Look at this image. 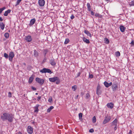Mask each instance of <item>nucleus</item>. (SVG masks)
I'll list each match as a JSON object with an SVG mask.
<instances>
[{
	"mask_svg": "<svg viewBox=\"0 0 134 134\" xmlns=\"http://www.w3.org/2000/svg\"><path fill=\"white\" fill-rule=\"evenodd\" d=\"M1 118L3 121H7L10 122H12L14 120V115L11 113L4 112L1 114Z\"/></svg>",
	"mask_w": 134,
	"mask_h": 134,
	"instance_id": "1",
	"label": "nucleus"
},
{
	"mask_svg": "<svg viewBox=\"0 0 134 134\" xmlns=\"http://www.w3.org/2000/svg\"><path fill=\"white\" fill-rule=\"evenodd\" d=\"M49 81L51 82H54L56 81V83L57 84H59L60 82V80L58 77H54L52 78H49Z\"/></svg>",
	"mask_w": 134,
	"mask_h": 134,
	"instance_id": "2",
	"label": "nucleus"
},
{
	"mask_svg": "<svg viewBox=\"0 0 134 134\" xmlns=\"http://www.w3.org/2000/svg\"><path fill=\"white\" fill-rule=\"evenodd\" d=\"M118 122V121L117 119H115L113 122L111 123V126H114V131H116L117 128V123Z\"/></svg>",
	"mask_w": 134,
	"mask_h": 134,
	"instance_id": "3",
	"label": "nucleus"
},
{
	"mask_svg": "<svg viewBox=\"0 0 134 134\" xmlns=\"http://www.w3.org/2000/svg\"><path fill=\"white\" fill-rule=\"evenodd\" d=\"M40 72L42 73H46L47 72L49 73L50 74L52 73V72L50 69L45 68H43V69L40 70Z\"/></svg>",
	"mask_w": 134,
	"mask_h": 134,
	"instance_id": "4",
	"label": "nucleus"
},
{
	"mask_svg": "<svg viewBox=\"0 0 134 134\" xmlns=\"http://www.w3.org/2000/svg\"><path fill=\"white\" fill-rule=\"evenodd\" d=\"M14 56V54L13 52H9V60L12 62Z\"/></svg>",
	"mask_w": 134,
	"mask_h": 134,
	"instance_id": "5",
	"label": "nucleus"
},
{
	"mask_svg": "<svg viewBox=\"0 0 134 134\" xmlns=\"http://www.w3.org/2000/svg\"><path fill=\"white\" fill-rule=\"evenodd\" d=\"M35 80L36 81L41 85L43 84L44 82V80L43 79H41L38 77L36 78Z\"/></svg>",
	"mask_w": 134,
	"mask_h": 134,
	"instance_id": "6",
	"label": "nucleus"
},
{
	"mask_svg": "<svg viewBox=\"0 0 134 134\" xmlns=\"http://www.w3.org/2000/svg\"><path fill=\"white\" fill-rule=\"evenodd\" d=\"M25 40L27 42H31L32 40V38L31 36L27 35L25 37Z\"/></svg>",
	"mask_w": 134,
	"mask_h": 134,
	"instance_id": "7",
	"label": "nucleus"
},
{
	"mask_svg": "<svg viewBox=\"0 0 134 134\" xmlns=\"http://www.w3.org/2000/svg\"><path fill=\"white\" fill-rule=\"evenodd\" d=\"M100 88L101 87L100 85L99 84H98L96 90V93L98 95H100L101 93V91L100 90Z\"/></svg>",
	"mask_w": 134,
	"mask_h": 134,
	"instance_id": "8",
	"label": "nucleus"
},
{
	"mask_svg": "<svg viewBox=\"0 0 134 134\" xmlns=\"http://www.w3.org/2000/svg\"><path fill=\"white\" fill-rule=\"evenodd\" d=\"M113 91L115 92L118 88V85L117 83H113L112 86Z\"/></svg>",
	"mask_w": 134,
	"mask_h": 134,
	"instance_id": "9",
	"label": "nucleus"
},
{
	"mask_svg": "<svg viewBox=\"0 0 134 134\" xmlns=\"http://www.w3.org/2000/svg\"><path fill=\"white\" fill-rule=\"evenodd\" d=\"M111 119V118L109 116H107L104 119L103 122V124H105L108 122Z\"/></svg>",
	"mask_w": 134,
	"mask_h": 134,
	"instance_id": "10",
	"label": "nucleus"
},
{
	"mask_svg": "<svg viewBox=\"0 0 134 134\" xmlns=\"http://www.w3.org/2000/svg\"><path fill=\"white\" fill-rule=\"evenodd\" d=\"M28 133L30 134H31L33 132V129L30 126H28L27 129Z\"/></svg>",
	"mask_w": 134,
	"mask_h": 134,
	"instance_id": "11",
	"label": "nucleus"
},
{
	"mask_svg": "<svg viewBox=\"0 0 134 134\" xmlns=\"http://www.w3.org/2000/svg\"><path fill=\"white\" fill-rule=\"evenodd\" d=\"M40 105L38 104H37L34 107V113H37L39 111V109L38 108L39 107Z\"/></svg>",
	"mask_w": 134,
	"mask_h": 134,
	"instance_id": "12",
	"label": "nucleus"
},
{
	"mask_svg": "<svg viewBox=\"0 0 134 134\" xmlns=\"http://www.w3.org/2000/svg\"><path fill=\"white\" fill-rule=\"evenodd\" d=\"M38 4L41 7L43 6L45 4L44 0H39Z\"/></svg>",
	"mask_w": 134,
	"mask_h": 134,
	"instance_id": "13",
	"label": "nucleus"
},
{
	"mask_svg": "<svg viewBox=\"0 0 134 134\" xmlns=\"http://www.w3.org/2000/svg\"><path fill=\"white\" fill-rule=\"evenodd\" d=\"M104 84L105 86L107 88L111 86L112 84V82H110L109 83L106 81H105Z\"/></svg>",
	"mask_w": 134,
	"mask_h": 134,
	"instance_id": "14",
	"label": "nucleus"
},
{
	"mask_svg": "<svg viewBox=\"0 0 134 134\" xmlns=\"http://www.w3.org/2000/svg\"><path fill=\"white\" fill-rule=\"evenodd\" d=\"M107 105L108 108L112 109L114 107V104L112 103H108Z\"/></svg>",
	"mask_w": 134,
	"mask_h": 134,
	"instance_id": "15",
	"label": "nucleus"
},
{
	"mask_svg": "<svg viewBox=\"0 0 134 134\" xmlns=\"http://www.w3.org/2000/svg\"><path fill=\"white\" fill-rule=\"evenodd\" d=\"M49 63L52 66H54L56 64L53 58H52L50 60Z\"/></svg>",
	"mask_w": 134,
	"mask_h": 134,
	"instance_id": "16",
	"label": "nucleus"
},
{
	"mask_svg": "<svg viewBox=\"0 0 134 134\" xmlns=\"http://www.w3.org/2000/svg\"><path fill=\"white\" fill-rule=\"evenodd\" d=\"M36 20L35 19H32L30 21V23L29 24L30 26H31L33 25L35 22Z\"/></svg>",
	"mask_w": 134,
	"mask_h": 134,
	"instance_id": "17",
	"label": "nucleus"
},
{
	"mask_svg": "<svg viewBox=\"0 0 134 134\" xmlns=\"http://www.w3.org/2000/svg\"><path fill=\"white\" fill-rule=\"evenodd\" d=\"M11 10L10 9H8L7 10L5 11L4 14V15L5 16H7L8 15V14L10 13Z\"/></svg>",
	"mask_w": 134,
	"mask_h": 134,
	"instance_id": "18",
	"label": "nucleus"
},
{
	"mask_svg": "<svg viewBox=\"0 0 134 134\" xmlns=\"http://www.w3.org/2000/svg\"><path fill=\"white\" fill-rule=\"evenodd\" d=\"M119 28L120 31L122 32H124L125 31V29H126L125 27L122 25L120 26Z\"/></svg>",
	"mask_w": 134,
	"mask_h": 134,
	"instance_id": "19",
	"label": "nucleus"
},
{
	"mask_svg": "<svg viewBox=\"0 0 134 134\" xmlns=\"http://www.w3.org/2000/svg\"><path fill=\"white\" fill-rule=\"evenodd\" d=\"M84 33L87 35V36L90 37H91V33L87 30H85L84 31Z\"/></svg>",
	"mask_w": 134,
	"mask_h": 134,
	"instance_id": "20",
	"label": "nucleus"
},
{
	"mask_svg": "<svg viewBox=\"0 0 134 134\" xmlns=\"http://www.w3.org/2000/svg\"><path fill=\"white\" fill-rule=\"evenodd\" d=\"M82 39L83 41L87 43H89L90 42L89 40L87 39L85 37H83Z\"/></svg>",
	"mask_w": 134,
	"mask_h": 134,
	"instance_id": "21",
	"label": "nucleus"
},
{
	"mask_svg": "<svg viewBox=\"0 0 134 134\" xmlns=\"http://www.w3.org/2000/svg\"><path fill=\"white\" fill-rule=\"evenodd\" d=\"M54 107L53 106H51L47 110V112L48 113L50 112L51 110L54 108Z\"/></svg>",
	"mask_w": 134,
	"mask_h": 134,
	"instance_id": "22",
	"label": "nucleus"
},
{
	"mask_svg": "<svg viewBox=\"0 0 134 134\" xmlns=\"http://www.w3.org/2000/svg\"><path fill=\"white\" fill-rule=\"evenodd\" d=\"M0 27L1 29L2 30H3L5 27L4 24L3 23H1L0 24Z\"/></svg>",
	"mask_w": 134,
	"mask_h": 134,
	"instance_id": "23",
	"label": "nucleus"
},
{
	"mask_svg": "<svg viewBox=\"0 0 134 134\" xmlns=\"http://www.w3.org/2000/svg\"><path fill=\"white\" fill-rule=\"evenodd\" d=\"M87 8L88 9V10L90 11H91V6L90 3H87Z\"/></svg>",
	"mask_w": 134,
	"mask_h": 134,
	"instance_id": "24",
	"label": "nucleus"
},
{
	"mask_svg": "<svg viewBox=\"0 0 134 134\" xmlns=\"http://www.w3.org/2000/svg\"><path fill=\"white\" fill-rule=\"evenodd\" d=\"M95 16L96 17H98L99 18H101L102 17V16L99 14L97 13L95 14Z\"/></svg>",
	"mask_w": 134,
	"mask_h": 134,
	"instance_id": "25",
	"label": "nucleus"
},
{
	"mask_svg": "<svg viewBox=\"0 0 134 134\" xmlns=\"http://www.w3.org/2000/svg\"><path fill=\"white\" fill-rule=\"evenodd\" d=\"M104 42L107 44L109 43V41L108 39L106 38H105L104 40Z\"/></svg>",
	"mask_w": 134,
	"mask_h": 134,
	"instance_id": "26",
	"label": "nucleus"
},
{
	"mask_svg": "<svg viewBox=\"0 0 134 134\" xmlns=\"http://www.w3.org/2000/svg\"><path fill=\"white\" fill-rule=\"evenodd\" d=\"M77 88V86L76 85H75L72 87V89L74 91H75Z\"/></svg>",
	"mask_w": 134,
	"mask_h": 134,
	"instance_id": "27",
	"label": "nucleus"
},
{
	"mask_svg": "<svg viewBox=\"0 0 134 134\" xmlns=\"http://www.w3.org/2000/svg\"><path fill=\"white\" fill-rule=\"evenodd\" d=\"M5 38L6 39L8 38L9 37V34L8 33H5L4 35Z\"/></svg>",
	"mask_w": 134,
	"mask_h": 134,
	"instance_id": "28",
	"label": "nucleus"
},
{
	"mask_svg": "<svg viewBox=\"0 0 134 134\" xmlns=\"http://www.w3.org/2000/svg\"><path fill=\"white\" fill-rule=\"evenodd\" d=\"M34 55L36 56H37L38 55V53L35 50H34Z\"/></svg>",
	"mask_w": 134,
	"mask_h": 134,
	"instance_id": "29",
	"label": "nucleus"
},
{
	"mask_svg": "<svg viewBox=\"0 0 134 134\" xmlns=\"http://www.w3.org/2000/svg\"><path fill=\"white\" fill-rule=\"evenodd\" d=\"M33 78L32 77H30L29 79V83H31L33 81Z\"/></svg>",
	"mask_w": 134,
	"mask_h": 134,
	"instance_id": "30",
	"label": "nucleus"
},
{
	"mask_svg": "<svg viewBox=\"0 0 134 134\" xmlns=\"http://www.w3.org/2000/svg\"><path fill=\"white\" fill-rule=\"evenodd\" d=\"M79 118L80 120H81L82 119V114L81 113H80L79 114Z\"/></svg>",
	"mask_w": 134,
	"mask_h": 134,
	"instance_id": "31",
	"label": "nucleus"
},
{
	"mask_svg": "<svg viewBox=\"0 0 134 134\" xmlns=\"http://www.w3.org/2000/svg\"><path fill=\"white\" fill-rule=\"evenodd\" d=\"M129 5L130 6H134V0L130 2L129 3Z\"/></svg>",
	"mask_w": 134,
	"mask_h": 134,
	"instance_id": "32",
	"label": "nucleus"
},
{
	"mask_svg": "<svg viewBox=\"0 0 134 134\" xmlns=\"http://www.w3.org/2000/svg\"><path fill=\"white\" fill-rule=\"evenodd\" d=\"M115 55L117 57H119L120 56V54L119 52L117 51L115 53Z\"/></svg>",
	"mask_w": 134,
	"mask_h": 134,
	"instance_id": "33",
	"label": "nucleus"
},
{
	"mask_svg": "<svg viewBox=\"0 0 134 134\" xmlns=\"http://www.w3.org/2000/svg\"><path fill=\"white\" fill-rule=\"evenodd\" d=\"M4 56L6 58H7L9 57L8 55L6 53H4Z\"/></svg>",
	"mask_w": 134,
	"mask_h": 134,
	"instance_id": "34",
	"label": "nucleus"
},
{
	"mask_svg": "<svg viewBox=\"0 0 134 134\" xmlns=\"http://www.w3.org/2000/svg\"><path fill=\"white\" fill-rule=\"evenodd\" d=\"M92 122L93 123H95L96 121V117L95 116H94L92 119Z\"/></svg>",
	"mask_w": 134,
	"mask_h": 134,
	"instance_id": "35",
	"label": "nucleus"
},
{
	"mask_svg": "<svg viewBox=\"0 0 134 134\" xmlns=\"http://www.w3.org/2000/svg\"><path fill=\"white\" fill-rule=\"evenodd\" d=\"M5 9V7H4L2 8H0V14H1L2 12Z\"/></svg>",
	"mask_w": 134,
	"mask_h": 134,
	"instance_id": "36",
	"label": "nucleus"
},
{
	"mask_svg": "<svg viewBox=\"0 0 134 134\" xmlns=\"http://www.w3.org/2000/svg\"><path fill=\"white\" fill-rule=\"evenodd\" d=\"M48 51L47 49L44 50L43 51V53L44 54V56H45L47 53L48 52Z\"/></svg>",
	"mask_w": 134,
	"mask_h": 134,
	"instance_id": "37",
	"label": "nucleus"
},
{
	"mask_svg": "<svg viewBox=\"0 0 134 134\" xmlns=\"http://www.w3.org/2000/svg\"><path fill=\"white\" fill-rule=\"evenodd\" d=\"M69 41V39L67 38L65 39V41L64 42V44H66L68 43Z\"/></svg>",
	"mask_w": 134,
	"mask_h": 134,
	"instance_id": "38",
	"label": "nucleus"
},
{
	"mask_svg": "<svg viewBox=\"0 0 134 134\" xmlns=\"http://www.w3.org/2000/svg\"><path fill=\"white\" fill-rule=\"evenodd\" d=\"M90 94L88 93H87L86 94V99H88L90 97Z\"/></svg>",
	"mask_w": 134,
	"mask_h": 134,
	"instance_id": "39",
	"label": "nucleus"
},
{
	"mask_svg": "<svg viewBox=\"0 0 134 134\" xmlns=\"http://www.w3.org/2000/svg\"><path fill=\"white\" fill-rule=\"evenodd\" d=\"M48 101L50 102H51L52 101V98L51 97H49V98Z\"/></svg>",
	"mask_w": 134,
	"mask_h": 134,
	"instance_id": "40",
	"label": "nucleus"
},
{
	"mask_svg": "<svg viewBox=\"0 0 134 134\" xmlns=\"http://www.w3.org/2000/svg\"><path fill=\"white\" fill-rule=\"evenodd\" d=\"M12 93H11V92H9L8 93V96L10 98L12 97Z\"/></svg>",
	"mask_w": 134,
	"mask_h": 134,
	"instance_id": "41",
	"label": "nucleus"
},
{
	"mask_svg": "<svg viewBox=\"0 0 134 134\" xmlns=\"http://www.w3.org/2000/svg\"><path fill=\"white\" fill-rule=\"evenodd\" d=\"M93 75L92 74H89V78H90L91 79H92L93 77Z\"/></svg>",
	"mask_w": 134,
	"mask_h": 134,
	"instance_id": "42",
	"label": "nucleus"
},
{
	"mask_svg": "<svg viewBox=\"0 0 134 134\" xmlns=\"http://www.w3.org/2000/svg\"><path fill=\"white\" fill-rule=\"evenodd\" d=\"M74 17H75L74 15L73 14H72L71 16H70V18L71 19H73L74 18Z\"/></svg>",
	"mask_w": 134,
	"mask_h": 134,
	"instance_id": "43",
	"label": "nucleus"
},
{
	"mask_svg": "<svg viewBox=\"0 0 134 134\" xmlns=\"http://www.w3.org/2000/svg\"><path fill=\"white\" fill-rule=\"evenodd\" d=\"M41 97L40 96H38L37 97V100L38 101H39L41 99Z\"/></svg>",
	"mask_w": 134,
	"mask_h": 134,
	"instance_id": "44",
	"label": "nucleus"
},
{
	"mask_svg": "<svg viewBox=\"0 0 134 134\" xmlns=\"http://www.w3.org/2000/svg\"><path fill=\"white\" fill-rule=\"evenodd\" d=\"M134 41L133 40L132 41L131 43V45H134Z\"/></svg>",
	"mask_w": 134,
	"mask_h": 134,
	"instance_id": "45",
	"label": "nucleus"
},
{
	"mask_svg": "<svg viewBox=\"0 0 134 134\" xmlns=\"http://www.w3.org/2000/svg\"><path fill=\"white\" fill-rule=\"evenodd\" d=\"M31 89L34 90H36V88L33 86L31 87Z\"/></svg>",
	"mask_w": 134,
	"mask_h": 134,
	"instance_id": "46",
	"label": "nucleus"
},
{
	"mask_svg": "<svg viewBox=\"0 0 134 134\" xmlns=\"http://www.w3.org/2000/svg\"><path fill=\"white\" fill-rule=\"evenodd\" d=\"M94 132V130L93 129H91L89 130V132L91 133H92Z\"/></svg>",
	"mask_w": 134,
	"mask_h": 134,
	"instance_id": "47",
	"label": "nucleus"
},
{
	"mask_svg": "<svg viewBox=\"0 0 134 134\" xmlns=\"http://www.w3.org/2000/svg\"><path fill=\"white\" fill-rule=\"evenodd\" d=\"M80 74H81V73L80 72H78L77 74V77H78L80 76Z\"/></svg>",
	"mask_w": 134,
	"mask_h": 134,
	"instance_id": "48",
	"label": "nucleus"
},
{
	"mask_svg": "<svg viewBox=\"0 0 134 134\" xmlns=\"http://www.w3.org/2000/svg\"><path fill=\"white\" fill-rule=\"evenodd\" d=\"M132 131L131 130H129V133L128 134H132Z\"/></svg>",
	"mask_w": 134,
	"mask_h": 134,
	"instance_id": "49",
	"label": "nucleus"
},
{
	"mask_svg": "<svg viewBox=\"0 0 134 134\" xmlns=\"http://www.w3.org/2000/svg\"><path fill=\"white\" fill-rule=\"evenodd\" d=\"M91 14L92 15H94V13L92 11H91Z\"/></svg>",
	"mask_w": 134,
	"mask_h": 134,
	"instance_id": "50",
	"label": "nucleus"
},
{
	"mask_svg": "<svg viewBox=\"0 0 134 134\" xmlns=\"http://www.w3.org/2000/svg\"><path fill=\"white\" fill-rule=\"evenodd\" d=\"M3 20V19L1 17H0V21H2Z\"/></svg>",
	"mask_w": 134,
	"mask_h": 134,
	"instance_id": "51",
	"label": "nucleus"
},
{
	"mask_svg": "<svg viewBox=\"0 0 134 134\" xmlns=\"http://www.w3.org/2000/svg\"><path fill=\"white\" fill-rule=\"evenodd\" d=\"M18 134H22V133L21 132H19L18 133Z\"/></svg>",
	"mask_w": 134,
	"mask_h": 134,
	"instance_id": "52",
	"label": "nucleus"
},
{
	"mask_svg": "<svg viewBox=\"0 0 134 134\" xmlns=\"http://www.w3.org/2000/svg\"><path fill=\"white\" fill-rule=\"evenodd\" d=\"M81 94L82 96H83L84 94V93L82 92H81Z\"/></svg>",
	"mask_w": 134,
	"mask_h": 134,
	"instance_id": "53",
	"label": "nucleus"
},
{
	"mask_svg": "<svg viewBox=\"0 0 134 134\" xmlns=\"http://www.w3.org/2000/svg\"><path fill=\"white\" fill-rule=\"evenodd\" d=\"M36 95H37L38 94V93H35Z\"/></svg>",
	"mask_w": 134,
	"mask_h": 134,
	"instance_id": "54",
	"label": "nucleus"
},
{
	"mask_svg": "<svg viewBox=\"0 0 134 134\" xmlns=\"http://www.w3.org/2000/svg\"><path fill=\"white\" fill-rule=\"evenodd\" d=\"M105 0L107 1H109V0Z\"/></svg>",
	"mask_w": 134,
	"mask_h": 134,
	"instance_id": "55",
	"label": "nucleus"
},
{
	"mask_svg": "<svg viewBox=\"0 0 134 134\" xmlns=\"http://www.w3.org/2000/svg\"><path fill=\"white\" fill-rule=\"evenodd\" d=\"M78 97V95H77V96H76V98H77Z\"/></svg>",
	"mask_w": 134,
	"mask_h": 134,
	"instance_id": "56",
	"label": "nucleus"
},
{
	"mask_svg": "<svg viewBox=\"0 0 134 134\" xmlns=\"http://www.w3.org/2000/svg\"><path fill=\"white\" fill-rule=\"evenodd\" d=\"M44 59L46 60V59L45 58Z\"/></svg>",
	"mask_w": 134,
	"mask_h": 134,
	"instance_id": "57",
	"label": "nucleus"
}]
</instances>
